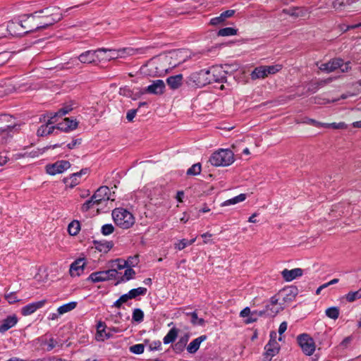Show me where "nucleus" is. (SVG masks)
<instances>
[{
    "label": "nucleus",
    "mask_w": 361,
    "mask_h": 361,
    "mask_svg": "<svg viewBox=\"0 0 361 361\" xmlns=\"http://www.w3.org/2000/svg\"><path fill=\"white\" fill-rule=\"evenodd\" d=\"M37 16V14L32 13L25 16V19L20 21L8 22V30L13 35H21L39 30Z\"/></svg>",
    "instance_id": "f257e3e1"
},
{
    "label": "nucleus",
    "mask_w": 361,
    "mask_h": 361,
    "mask_svg": "<svg viewBox=\"0 0 361 361\" xmlns=\"http://www.w3.org/2000/svg\"><path fill=\"white\" fill-rule=\"evenodd\" d=\"M111 215L114 223L123 229L130 228L135 224L134 216L126 209L116 208Z\"/></svg>",
    "instance_id": "f03ea898"
},
{
    "label": "nucleus",
    "mask_w": 361,
    "mask_h": 361,
    "mask_svg": "<svg viewBox=\"0 0 361 361\" xmlns=\"http://www.w3.org/2000/svg\"><path fill=\"white\" fill-rule=\"evenodd\" d=\"M234 160V154L228 149H220L212 153L209 158V162L214 166H227Z\"/></svg>",
    "instance_id": "7ed1b4c3"
},
{
    "label": "nucleus",
    "mask_w": 361,
    "mask_h": 361,
    "mask_svg": "<svg viewBox=\"0 0 361 361\" xmlns=\"http://www.w3.org/2000/svg\"><path fill=\"white\" fill-rule=\"evenodd\" d=\"M149 47H140L134 49L132 47L124 48L122 49H113L99 48L98 49L99 52L108 53V55L105 57L106 59H114L118 57H123L125 54L133 56L137 54H144L149 49Z\"/></svg>",
    "instance_id": "20e7f679"
},
{
    "label": "nucleus",
    "mask_w": 361,
    "mask_h": 361,
    "mask_svg": "<svg viewBox=\"0 0 361 361\" xmlns=\"http://www.w3.org/2000/svg\"><path fill=\"white\" fill-rule=\"evenodd\" d=\"M209 71H206V69H202L199 71L192 73L185 79V83L188 86L195 88H200L208 84H209V80L208 79Z\"/></svg>",
    "instance_id": "39448f33"
},
{
    "label": "nucleus",
    "mask_w": 361,
    "mask_h": 361,
    "mask_svg": "<svg viewBox=\"0 0 361 361\" xmlns=\"http://www.w3.org/2000/svg\"><path fill=\"white\" fill-rule=\"evenodd\" d=\"M283 68V65L275 64L271 66H259L256 67L251 73L252 80L264 79L269 75H274Z\"/></svg>",
    "instance_id": "423d86ee"
},
{
    "label": "nucleus",
    "mask_w": 361,
    "mask_h": 361,
    "mask_svg": "<svg viewBox=\"0 0 361 361\" xmlns=\"http://www.w3.org/2000/svg\"><path fill=\"white\" fill-rule=\"evenodd\" d=\"M118 272L114 269H109L105 271H99L92 273L87 278L88 281L93 283L103 282L116 279Z\"/></svg>",
    "instance_id": "0eeeda50"
},
{
    "label": "nucleus",
    "mask_w": 361,
    "mask_h": 361,
    "mask_svg": "<svg viewBox=\"0 0 361 361\" xmlns=\"http://www.w3.org/2000/svg\"><path fill=\"white\" fill-rule=\"evenodd\" d=\"M298 342L302 352L307 355H312L315 350V344L313 338L307 334L298 336Z\"/></svg>",
    "instance_id": "6e6552de"
},
{
    "label": "nucleus",
    "mask_w": 361,
    "mask_h": 361,
    "mask_svg": "<svg viewBox=\"0 0 361 361\" xmlns=\"http://www.w3.org/2000/svg\"><path fill=\"white\" fill-rule=\"evenodd\" d=\"M40 347L45 351L49 352L56 347L62 348L63 343L61 341L54 338L51 335L45 334L37 339Z\"/></svg>",
    "instance_id": "1a4fd4ad"
},
{
    "label": "nucleus",
    "mask_w": 361,
    "mask_h": 361,
    "mask_svg": "<svg viewBox=\"0 0 361 361\" xmlns=\"http://www.w3.org/2000/svg\"><path fill=\"white\" fill-rule=\"evenodd\" d=\"M71 166L69 161L66 160H61L55 162L51 165L47 166V172L50 175H56L61 173Z\"/></svg>",
    "instance_id": "9d476101"
},
{
    "label": "nucleus",
    "mask_w": 361,
    "mask_h": 361,
    "mask_svg": "<svg viewBox=\"0 0 361 361\" xmlns=\"http://www.w3.org/2000/svg\"><path fill=\"white\" fill-rule=\"evenodd\" d=\"M298 294V289L295 286H289L281 289L279 295L282 297L284 302H290L293 301Z\"/></svg>",
    "instance_id": "9b49d317"
},
{
    "label": "nucleus",
    "mask_w": 361,
    "mask_h": 361,
    "mask_svg": "<svg viewBox=\"0 0 361 361\" xmlns=\"http://www.w3.org/2000/svg\"><path fill=\"white\" fill-rule=\"evenodd\" d=\"M227 73L222 66H215L211 67L210 74L213 75L212 78H214V82L224 83L227 81Z\"/></svg>",
    "instance_id": "f8f14e48"
},
{
    "label": "nucleus",
    "mask_w": 361,
    "mask_h": 361,
    "mask_svg": "<svg viewBox=\"0 0 361 361\" xmlns=\"http://www.w3.org/2000/svg\"><path fill=\"white\" fill-rule=\"evenodd\" d=\"M110 194L111 191L109 187L101 186L95 191L92 196L93 199H95V201L97 202V204L99 205L110 199Z\"/></svg>",
    "instance_id": "ddd939ff"
},
{
    "label": "nucleus",
    "mask_w": 361,
    "mask_h": 361,
    "mask_svg": "<svg viewBox=\"0 0 361 361\" xmlns=\"http://www.w3.org/2000/svg\"><path fill=\"white\" fill-rule=\"evenodd\" d=\"M47 303V300H42L37 302H33L26 305L23 307L21 309V314L23 316H28L34 312H35L37 310L44 307V305Z\"/></svg>",
    "instance_id": "4468645a"
},
{
    "label": "nucleus",
    "mask_w": 361,
    "mask_h": 361,
    "mask_svg": "<svg viewBox=\"0 0 361 361\" xmlns=\"http://www.w3.org/2000/svg\"><path fill=\"white\" fill-rule=\"evenodd\" d=\"M343 63V61L341 59H334L327 63H322L319 68L322 71L331 73L341 68Z\"/></svg>",
    "instance_id": "2eb2a0df"
},
{
    "label": "nucleus",
    "mask_w": 361,
    "mask_h": 361,
    "mask_svg": "<svg viewBox=\"0 0 361 361\" xmlns=\"http://www.w3.org/2000/svg\"><path fill=\"white\" fill-rule=\"evenodd\" d=\"M99 52L98 49L97 50H88L82 52L80 54L76 60H78L82 63H92L97 61L98 56L97 53Z\"/></svg>",
    "instance_id": "dca6fc26"
},
{
    "label": "nucleus",
    "mask_w": 361,
    "mask_h": 361,
    "mask_svg": "<svg viewBox=\"0 0 361 361\" xmlns=\"http://www.w3.org/2000/svg\"><path fill=\"white\" fill-rule=\"evenodd\" d=\"M165 83L162 80H156L147 87L145 92L153 94H162L164 92Z\"/></svg>",
    "instance_id": "f3484780"
},
{
    "label": "nucleus",
    "mask_w": 361,
    "mask_h": 361,
    "mask_svg": "<svg viewBox=\"0 0 361 361\" xmlns=\"http://www.w3.org/2000/svg\"><path fill=\"white\" fill-rule=\"evenodd\" d=\"M85 265L84 259H78L74 261L70 267V274L71 276H79L84 270Z\"/></svg>",
    "instance_id": "a211bd4d"
},
{
    "label": "nucleus",
    "mask_w": 361,
    "mask_h": 361,
    "mask_svg": "<svg viewBox=\"0 0 361 361\" xmlns=\"http://www.w3.org/2000/svg\"><path fill=\"white\" fill-rule=\"evenodd\" d=\"M302 274L303 270L300 268H295L290 270L285 269L281 271L283 279L288 282L301 276Z\"/></svg>",
    "instance_id": "6ab92c4d"
},
{
    "label": "nucleus",
    "mask_w": 361,
    "mask_h": 361,
    "mask_svg": "<svg viewBox=\"0 0 361 361\" xmlns=\"http://www.w3.org/2000/svg\"><path fill=\"white\" fill-rule=\"evenodd\" d=\"M265 357H269L271 360L274 355H276L279 351V343L274 339H270L269 343L264 347Z\"/></svg>",
    "instance_id": "aec40b11"
},
{
    "label": "nucleus",
    "mask_w": 361,
    "mask_h": 361,
    "mask_svg": "<svg viewBox=\"0 0 361 361\" xmlns=\"http://www.w3.org/2000/svg\"><path fill=\"white\" fill-rule=\"evenodd\" d=\"M33 13L37 14V20L40 18H50L54 15L61 14L59 11V8L57 7L46 8L44 9L35 11Z\"/></svg>",
    "instance_id": "412c9836"
},
{
    "label": "nucleus",
    "mask_w": 361,
    "mask_h": 361,
    "mask_svg": "<svg viewBox=\"0 0 361 361\" xmlns=\"http://www.w3.org/2000/svg\"><path fill=\"white\" fill-rule=\"evenodd\" d=\"M62 19V14H56L50 18H40L38 20L39 30L46 29Z\"/></svg>",
    "instance_id": "4be33fe9"
},
{
    "label": "nucleus",
    "mask_w": 361,
    "mask_h": 361,
    "mask_svg": "<svg viewBox=\"0 0 361 361\" xmlns=\"http://www.w3.org/2000/svg\"><path fill=\"white\" fill-rule=\"evenodd\" d=\"M18 322V317L13 314L7 317L2 321L0 325V333H4L13 326H14Z\"/></svg>",
    "instance_id": "5701e85b"
},
{
    "label": "nucleus",
    "mask_w": 361,
    "mask_h": 361,
    "mask_svg": "<svg viewBox=\"0 0 361 361\" xmlns=\"http://www.w3.org/2000/svg\"><path fill=\"white\" fill-rule=\"evenodd\" d=\"M235 13V10H227L222 12L220 16L212 18L210 20V24L212 25H218L223 23L226 18L232 17Z\"/></svg>",
    "instance_id": "b1692460"
},
{
    "label": "nucleus",
    "mask_w": 361,
    "mask_h": 361,
    "mask_svg": "<svg viewBox=\"0 0 361 361\" xmlns=\"http://www.w3.org/2000/svg\"><path fill=\"white\" fill-rule=\"evenodd\" d=\"M183 77L182 74L172 75L166 79V83L171 90H177L183 84Z\"/></svg>",
    "instance_id": "393cba45"
},
{
    "label": "nucleus",
    "mask_w": 361,
    "mask_h": 361,
    "mask_svg": "<svg viewBox=\"0 0 361 361\" xmlns=\"http://www.w3.org/2000/svg\"><path fill=\"white\" fill-rule=\"evenodd\" d=\"M207 338L206 335H202L192 341H191L187 347V351L190 354L195 353L200 348L202 342L204 341Z\"/></svg>",
    "instance_id": "a878e982"
},
{
    "label": "nucleus",
    "mask_w": 361,
    "mask_h": 361,
    "mask_svg": "<svg viewBox=\"0 0 361 361\" xmlns=\"http://www.w3.org/2000/svg\"><path fill=\"white\" fill-rule=\"evenodd\" d=\"M282 310L283 307L281 306H275L267 304L265 305L264 308L261 310L262 312H259V314L273 317H275Z\"/></svg>",
    "instance_id": "bb28decb"
},
{
    "label": "nucleus",
    "mask_w": 361,
    "mask_h": 361,
    "mask_svg": "<svg viewBox=\"0 0 361 361\" xmlns=\"http://www.w3.org/2000/svg\"><path fill=\"white\" fill-rule=\"evenodd\" d=\"M283 12L290 16L298 18L305 16L307 13V10L304 7H290L283 9Z\"/></svg>",
    "instance_id": "cd10ccee"
},
{
    "label": "nucleus",
    "mask_w": 361,
    "mask_h": 361,
    "mask_svg": "<svg viewBox=\"0 0 361 361\" xmlns=\"http://www.w3.org/2000/svg\"><path fill=\"white\" fill-rule=\"evenodd\" d=\"M106 324L104 322L100 321L97 324V340L104 341V339H108L111 337V334L108 332H106Z\"/></svg>",
    "instance_id": "c85d7f7f"
},
{
    "label": "nucleus",
    "mask_w": 361,
    "mask_h": 361,
    "mask_svg": "<svg viewBox=\"0 0 361 361\" xmlns=\"http://www.w3.org/2000/svg\"><path fill=\"white\" fill-rule=\"evenodd\" d=\"M54 123H50L49 119L48 120L46 124L42 125L37 131V135L38 136H46L50 135L53 133L54 130L56 128L55 126H52Z\"/></svg>",
    "instance_id": "c756f323"
},
{
    "label": "nucleus",
    "mask_w": 361,
    "mask_h": 361,
    "mask_svg": "<svg viewBox=\"0 0 361 361\" xmlns=\"http://www.w3.org/2000/svg\"><path fill=\"white\" fill-rule=\"evenodd\" d=\"M94 245L95 248L103 253H107L114 246V243L111 241H98L94 240Z\"/></svg>",
    "instance_id": "7c9ffc66"
},
{
    "label": "nucleus",
    "mask_w": 361,
    "mask_h": 361,
    "mask_svg": "<svg viewBox=\"0 0 361 361\" xmlns=\"http://www.w3.org/2000/svg\"><path fill=\"white\" fill-rule=\"evenodd\" d=\"M126 269L124 271V274L123 276L120 277L117 282L115 283V285H118L123 282H126L128 281H130V279H133L135 275V271L133 269V268L130 267H126Z\"/></svg>",
    "instance_id": "2f4dec72"
},
{
    "label": "nucleus",
    "mask_w": 361,
    "mask_h": 361,
    "mask_svg": "<svg viewBox=\"0 0 361 361\" xmlns=\"http://www.w3.org/2000/svg\"><path fill=\"white\" fill-rule=\"evenodd\" d=\"M72 110V108L67 106H64L61 109H60L58 111L56 112H54V113H50V116H49V122L50 123H56V120L55 119L56 117L58 116H63L66 114H67L68 113H69Z\"/></svg>",
    "instance_id": "473e14b6"
},
{
    "label": "nucleus",
    "mask_w": 361,
    "mask_h": 361,
    "mask_svg": "<svg viewBox=\"0 0 361 361\" xmlns=\"http://www.w3.org/2000/svg\"><path fill=\"white\" fill-rule=\"evenodd\" d=\"M178 330L173 327L171 329L167 334L164 337L163 342L164 344H169L174 342L178 336Z\"/></svg>",
    "instance_id": "72a5a7b5"
},
{
    "label": "nucleus",
    "mask_w": 361,
    "mask_h": 361,
    "mask_svg": "<svg viewBox=\"0 0 361 361\" xmlns=\"http://www.w3.org/2000/svg\"><path fill=\"white\" fill-rule=\"evenodd\" d=\"M189 336L188 334H185L183 336H181L178 341L175 343L173 349L177 353L182 352L188 341Z\"/></svg>",
    "instance_id": "f704fd0d"
},
{
    "label": "nucleus",
    "mask_w": 361,
    "mask_h": 361,
    "mask_svg": "<svg viewBox=\"0 0 361 361\" xmlns=\"http://www.w3.org/2000/svg\"><path fill=\"white\" fill-rule=\"evenodd\" d=\"M78 302L75 301H72L66 304H63V305L57 308V311L59 312V314H63L65 313H67L68 312H71V310H74L77 307Z\"/></svg>",
    "instance_id": "c9c22d12"
},
{
    "label": "nucleus",
    "mask_w": 361,
    "mask_h": 361,
    "mask_svg": "<svg viewBox=\"0 0 361 361\" xmlns=\"http://www.w3.org/2000/svg\"><path fill=\"white\" fill-rule=\"evenodd\" d=\"M186 315L190 317V322L192 324V325L201 326L204 325V319L202 318H199L196 311L192 312H188L186 313Z\"/></svg>",
    "instance_id": "e433bc0d"
},
{
    "label": "nucleus",
    "mask_w": 361,
    "mask_h": 361,
    "mask_svg": "<svg viewBox=\"0 0 361 361\" xmlns=\"http://www.w3.org/2000/svg\"><path fill=\"white\" fill-rule=\"evenodd\" d=\"M147 288L144 287H139L130 290L127 293L130 299H135L140 295H145L147 293Z\"/></svg>",
    "instance_id": "4c0bfd02"
},
{
    "label": "nucleus",
    "mask_w": 361,
    "mask_h": 361,
    "mask_svg": "<svg viewBox=\"0 0 361 361\" xmlns=\"http://www.w3.org/2000/svg\"><path fill=\"white\" fill-rule=\"evenodd\" d=\"M245 199H246V195L241 193L234 197H232L229 200L224 201L221 204V206H229L231 204H235L243 202L244 200H245Z\"/></svg>",
    "instance_id": "58836bf2"
},
{
    "label": "nucleus",
    "mask_w": 361,
    "mask_h": 361,
    "mask_svg": "<svg viewBox=\"0 0 361 361\" xmlns=\"http://www.w3.org/2000/svg\"><path fill=\"white\" fill-rule=\"evenodd\" d=\"M12 118L8 114H1L0 115V131L4 132L13 128V126L11 125H5L3 126V123L9 122V121Z\"/></svg>",
    "instance_id": "ea45409f"
},
{
    "label": "nucleus",
    "mask_w": 361,
    "mask_h": 361,
    "mask_svg": "<svg viewBox=\"0 0 361 361\" xmlns=\"http://www.w3.org/2000/svg\"><path fill=\"white\" fill-rule=\"evenodd\" d=\"M109 267L111 269H114L117 272L118 270H121L126 267L125 259H116L109 262Z\"/></svg>",
    "instance_id": "a19ab883"
},
{
    "label": "nucleus",
    "mask_w": 361,
    "mask_h": 361,
    "mask_svg": "<svg viewBox=\"0 0 361 361\" xmlns=\"http://www.w3.org/2000/svg\"><path fill=\"white\" fill-rule=\"evenodd\" d=\"M80 230V224L78 221H73L68 226V231L71 235H76Z\"/></svg>",
    "instance_id": "79ce46f5"
},
{
    "label": "nucleus",
    "mask_w": 361,
    "mask_h": 361,
    "mask_svg": "<svg viewBox=\"0 0 361 361\" xmlns=\"http://www.w3.org/2000/svg\"><path fill=\"white\" fill-rule=\"evenodd\" d=\"M345 300L349 302H353L361 298V288L356 291H350L345 295Z\"/></svg>",
    "instance_id": "37998d69"
},
{
    "label": "nucleus",
    "mask_w": 361,
    "mask_h": 361,
    "mask_svg": "<svg viewBox=\"0 0 361 361\" xmlns=\"http://www.w3.org/2000/svg\"><path fill=\"white\" fill-rule=\"evenodd\" d=\"M238 32V30L233 27H224L221 28L218 31V35L226 37V36H233L235 35Z\"/></svg>",
    "instance_id": "c03bdc74"
},
{
    "label": "nucleus",
    "mask_w": 361,
    "mask_h": 361,
    "mask_svg": "<svg viewBox=\"0 0 361 361\" xmlns=\"http://www.w3.org/2000/svg\"><path fill=\"white\" fill-rule=\"evenodd\" d=\"M94 205L97 206L99 204H97V202H96L95 199H93V196H92L90 199L87 200L82 204L81 206V211L86 212L92 209Z\"/></svg>",
    "instance_id": "a18cd8bd"
},
{
    "label": "nucleus",
    "mask_w": 361,
    "mask_h": 361,
    "mask_svg": "<svg viewBox=\"0 0 361 361\" xmlns=\"http://www.w3.org/2000/svg\"><path fill=\"white\" fill-rule=\"evenodd\" d=\"M133 321L140 323L144 319V312L140 308H135L133 310V315H132Z\"/></svg>",
    "instance_id": "49530a36"
},
{
    "label": "nucleus",
    "mask_w": 361,
    "mask_h": 361,
    "mask_svg": "<svg viewBox=\"0 0 361 361\" xmlns=\"http://www.w3.org/2000/svg\"><path fill=\"white\" fill-rule=\"evenodd\" d=\"M130 299L128 293L122 295L117 300H116L111 305V307L120 309L123 303L127 302Z\"/></svg>",
    "instance_id": "de8ad7c7"
},
{
    "label": "nucleus",
    "mask_w": 361,
    "mask_h": 361,
    "mask_svg": "<svg viewBox=\"0 0 361 361\" xmlns=\"http://www.w3.org/2000/svg\"><path fill=\"white\" fill-rule=\"evenodd\" d=\"M326 315L333 319H336L339 316V309L337 307H331L326 310Z\"/></svg>",
    "instance_id": "09e8293b"
},
{
    "label": "nucleus",
    "mask_w": 361,
    "mask_h": 361,
    "mask_svg": "<svg viewBox=\"0 0 361 361\" xmlns=\"http://www.w3.org/2000/svg\"><path fill=\"white\" fill-rule=\"evenodd\" d=\"M259 312H262L261 310H255L251 312L250 315L245 320V324H252L256 322L259 317H263L262 314H259Z\"/></svg>",
    "instance_id": "8fccbe9b"
},
{
    "label": "nucleus",
    "mask_w": 361,
    "mask_h": 361,
    "mask_svg": "<svg viewBox=\"0 0 361 361\" xmlns=\"http://www.w3.org/2000/svg\"><path fill=\"white\" fill-rule=\"evenodd\" d=\"M119 94L123 97L132 98L135 100L137 99L136 95L134 94L133 90L128 87H121L119 90Z\"/></svg>",
    "instance_id": "3c124183"
},
{
    "label": "nucleus",
    "mask_w": 361,
    "mask_h": 361,
    "mask_svg": "<svg viewBox=\"0 0 361 361\" xmlns=\"http://www.w3.org/2000/svg\"><path fill=\"white\" fill-rule=\"evenodd\" d=\"M201 172V164L200 163H197L193 164L191 167H190L187 171V175L190 176H196L200 174Z\"/></svg>",
    "instance_id": "603ef678"
},
{
    "label": "nucleus",
    "mask_w": 361,
    "mask_h": 361,
    "mask_svg": "<svg viewBox=\"0 0 361 361\" xmlns=\"http://www.w3.org/2000/svg\"><path fill=\"white\" fill-rule=\"evenodd\" d=\"M125 262L126 264V267H134L139 263V257L138 255L130 256L126 260H125Z\"/></svg>",
    "instance_id": "864d4df0"
},
{
    "label": "nucleus",
    "mask_w": 361,
    "mask_h": 361,
    "mask_svg": "<svg viewBox=\"0 0 361 361\" xmlns=\"http://www.w3.org/2000/svg\"><path fill=\"white\" fill-rule=\"evenodd\" d=\"M145 345L142 343L135 344L130 347V351L135 355H140L144 352Z\"/></svg>",
    "instance_id": "5fc2aeb1"
},
{
    "label": "nucleus",
    "mask_w": 361,
    "mask_h": 361,
    "mask_svg": "<svg viewBox=\"0 0 361 361\" xmlns=\"http://www.w3.org/2000/svg\"><path fill=\"white\" fill-rule=\"evenodd\" d=\"M114 231V227L111 224H106L102 226L101 232L104 235H109Z\"/></svg>",
    "instance_id": "6e6d98bb"
},
{
    "label": "nucleus",
    "mask_w": 361,
    "mask_h": 361,
    "mask_svg": "<svg viewBox=\"0 0 361 361\" xmlns=\"http://www.w3.org/2000/svg\"><path fill=\"white\" fill-rule=\"evenodd\" d=\"M4 298L9 304H14L19 301V299H18V297L16 296V292L5 293Z\"/></svg>",
    "instance_id": "4d7b16f0"
},
{
    "label": "nucleus",
    "mask_w": 361,
    "mask_h": 361,
    "mask_svg": "<svg viewBox=\"0 0 361 361\" xmlns=\"http://www.w3.org/2000/svg\"><path fill=\"white\" fill-rule=\"evenodd\" d=\"M66 120V123H68V127L64 128L65 130H73L77 128L78 126V123L76 120L70 119L69 118H65Z\"/></svg>",
    "instance_id": "13d9d810"
},
{
    "label": "nucleus",
    "mask_w": 361,
    "mask_h": 361,
    "mask_svg": "<svg viewBox=\"0 0 361 361\" xmlns=\"http://www.w3.org/2000/svg\"><path fill=\"white\" fill-rule=\"evenodd\" d=\"M325 128H332L334 129H344L347 128V125L344 122L340 123H326L324 125Z\"/></svg>",
    "instance_id": "bf43d9fd"
},
{
    "label": "nucleus",
    "mask_w": 361,
    "mask_h": 361,
    "mask_svg": "<svg viewBox=\"0 0 361 361\" xmlns=\"http://www.w3.org/2000/svg\"><path fill=\"white\" fill-rule=\"evenodd\" d=\"M187 246H188V240L185 238L180 240L178 243H175L174 245L175 249L178 250H182Z\"/></svg>",
    "instance_id": "052dcab7"
},
{
    "label": "nucleus",
    "mask_w": 361,
    "mask_h": 361,
    "mask_svg": "<svg viewBox=\"0 0 361 361\" xmlns=\"http://www.w3.org/2000/svg\"><path fill=\"white\" fill-rule=\"evenodd\" d=\"M148 348L150 351L159 350L161 348V343L160 341H154L149 344Z\"/></svg>",
    "instance_id": "680f3d73"
},
{
    "label": "nucleus",
    "mask_w": 361,
    "mask_h": 361,
    "mask_svg": "<svg viewBox=\"0 0 361 361\" xmlns=\"http://www.w3.org/2000/svg\"><path fill=\"white\" fill-rule=\"evenodd\" d=\"M332 80H333V79L331 78H329L324 79V80H319L316 82H314L313 85H317V87L321 88V87H324V85H326V84H329L331 82H332Z\"/></svg>",
    "instance_id": "e2e57ef3"
},
{
    "label": "nucleus",
    "mask_w": 361,
    "mask_h": 361,
    "mask_svg": "<svg viewBox=\"0 0 361 361\" xmlns=\"http://www.w3.org/2000/svg\"><path fill=\"white\" fill-rule=\"evenodd\" d=\"M137 110L138 109H130L127 112L126 118L128 121L131 122L133 121V118L135 117Z\"/></svg>",
    "instance_id": "0e129e2a"
},
{
    "label": "nucleus",
    "mask_w": 361,
    "mask_h": 361,
    "mask_svg": "<svg viewBox=\"0 0 361 361\" xmlns=\"http://www.w3.org/2000/svg\"><path fill=\"white\" fill-rule=\"evenodd\" d=\"M78 178L79 177H75V178H71V176L69 178L66 179L65 183H68V180H70L71 182L69 183V186H70V188H73L75 186H76L78 184H79L80 181L78 180Z\"/></svg>",
    "instance_id": "69168bd1"
},
{
    "label": "nucleus",
    "mask_w": 361,
    "mask_h": 361,
    "mask_svg": "<svg viewBox=\"0 0 361 361\" xmlns=\"http://www.w3.org/2000/svg\"><path fill=\"white\" fill-rule=\"evenodd\" d=\"M82 140L80 138L73 140L71 142L67 145V147L69 149H73L76 145H79L81 144Z\"/></svg>",
    "instance_id": "338daca9"
},
{
    "label": "nucleus",
    "mask_w": 361,
    "mask_h": 361,
    "mask_svg": "<svg viewBox=\"0 0 361 361\" xmlns=\"http://www.w3.org/2000/svg\"><path fill=\"white\" fill-rule=\"evenodd\" d=\"M250 313H251V311H250V307H246L240 311V317H243V318H245V317H247Z\"/></svg>",
    "instance_id": "774afa93"
}]
</instances>
